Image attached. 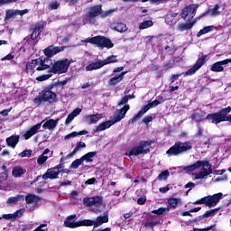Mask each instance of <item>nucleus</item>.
Segmentation results:
<instances>
[{
    "instance_id": "nucleus-50",
    "label": "nucleus",
    "mask_w": 231,
    "mask_h": 231,
    "mask_svg": "<svg viewBox=\"0 0 231 231\" xmlns=\"http://www.w3.org/2000/svg\"><path fill=\"white\" fill-rule=\"evenodd\" d=\"M162 222L160 220H157V221H152V222H146L144 223V226L146 228H148L149 226L150 227H152V226H156V225H160Z\"/></svg>"
},
{
    "instance_id": "nucleus-1",
    "label": "nucleus",
    "mask_w": 231,
    "mask_h": 231,
    "mask_svg": "<svg viewBox=\"0 0 231 231\" xmlns=\"http://www.w3.org/2000/svg\"><path fill=\"white\" fill-rule=\"evenodd\" d=\"M184 172H194V171H199V172L194 173L195 180H207L210 174H212V164L208 161H198L197 162L183 167Z\"/></svg>"
},
{
    "instance_id": "nucleus-47",
    "label": "nucleus",
    "mask_w": 231,
    "mask_h": 231,
    "mask_svg": "<svg viewBox=\"0 0 231 231\" xmlns=\"http://www.w3.org/2000/svg\"><path fill=\"white\" fill-rule=\"evenodd\" d=\"M169 171H164L158 176V180H160V181H165V180L169 178Z\"/></svg>"
},
{
    "instance_id": "nucleus-35",
    "label": "nucleus",
    "mask_w": 231,
    "mask_h": 231,
    "mask_svg": "<svg viewBox=\"0 0 231 231\" xmlns=\"http://www.w3.org/2000/svg\"><path fill=\"white\" fill-rule=\"evenodd\" d=\"M168 205L170 208H176L178 205H181V199L171 198L168 199Z\"/></svg>"
},
{
    "instance_id": "nucleus-13",
    "label": "nucleus",
    "mask_w": 231,
    "mask_h": 231,
    "mask_svg": "<svg viewBox=\"0 0 231 231\" xmlns=\"http://www.w3.org/2000/svg\"><path fill=\"white\" fill-rule=\"evenodd\" d=\"M151 150V142L141 141L139 145L133 148L130 152H126V156H138L140 154H147Z\"/></svg>"
},
{
    "instance_id": "nucleus-23",
    "label": "nucleus",
    "mask_w": 231,
    "mask_h": 231,
    "mask_svg": "<svg viewBox=\"0 0 231 231\" xmlns=\"http://www.w3.org/2000/svg\"><path fill=\"white\" fill-rule=\"evenodd\" d=\"M62 50H64L62 47L49 46L43 51L44 55H46V59H50V57H53L57 55V53H60Z\"/></svg>"
},
{
    "instance_id": "nucleus-53",
    "label": "nucleus",
    "mask_w": 231,
    "mask_h": 231,
    "mask_svg": "<svg viewBox=\"0 0 231 231\" xmlns=\"http://www.w3.org/2000/svg\"><path fill=\"white\" fill-rule=\"evenodd\" d=\"M130 98H133V96H131V95L125 96V97H123L121 102L118 103V106H124V104H127V102H129Z\"/></svg>"
},
{
    "instance_id": "nucleus-51",
    "label": "nucleus",
    "mask_w": 231,
    "mask_h": 231,
    "mask_svg": "<svg viewBox=\"0 0 231 231\" xmlns=\"http://www.w3.org/2000/svg\"><path fill=\"white\" fill-rule=\"evenodd\" d=\"M23 199V196H16L10 198L7 201L8 203H17V201H21Z\"/></svg>"
},
{
    "instance_id": "nucleus-44",
    "label": "nucleus",
    "mask_w": 231,
    "mask_h": 231,
    "mask_svg": "<svg viewBox=\"0 0 231 231\" xmlns=\"http://www.w3.org/2000/svg\"><path fill=\"white\" fill-rule=\"evenodd\" d=\"M171 208L169 207L167 208H160L159 209H155L152 211V214H156L157 216H162V214H165V212H169Z\"/></svg>"
},
{
    "instance_id": "nucleus-36",
    "label": "nucleus",
    "mask_w": 231,
    "mask_h": 231,
    "mask_svg": "<svg viewBox=\"0 0 231 231\" xmlns=\"http://www.w3.org/2000/svg\"><path fill=\"white\" fill-rule=\"evenodd\" d=\"M48 69L47 74H43L36 78V80L38 82H44V80H49V79H51V77H53V72H51V69Z\"/></svg>"
},
{
    "instance_id": "nucleus-34",
    "label": "nucleus",
    "mask_w": 231,
    "mask_h": 231,
    "mask_svg": "<svg viewBox=\"0 0 231 231\" xmlns=\"http://www.w3.org/2000/svg\"><path fill=\"white\" fill-rule=\"evenodd\" d=\"M84 134H88L87 130H83V131H80V132H72V133L67 134L64 137V140H69L70 138H77V136H83Z\"/></svg>"
},
{
    "instance_id": "nucleus-48",
    "label": "nucleus",
    "mask_w": 231,
    "mask_h": 231,
    "mask_svg": "<svg viewBox=\"0 0 231 231\" xmlns=\"http://www.w3.org/2000/svg\"><path fill=\"white\" fill-rule=\"evenodd\" d=\"M217 210H219V208H215V209H211V210H208L203 217H210V216H216V213L217 212Z\"/></svg>"
},
{
    "instance_id": "nucleus-54",
    "label": "nucleus",
    "mask_w": 231,
    "mask_h": 231,
    "mask_svg": "<svg viewBox=\"0 0 231 231\" xmlns=\"http://www.w3.org/2000/svg\"><path fill=\"white\" fill-rule=\"evenodd\" d=\"M48 226L47 224H41L36 229H34L33 231H48V229L46 228Z\"/></svg>"
},
{
    "instance_id": "nucleus-19",
    "label": "nucleus",
    "mask_w": 231,
    "mask_h": 231,
    "mask_svg": "<svg viewBox=\"0 0 231 231\" xmlns=\"http://www.w3.org/2000/svg\"><path fill=\"white\" fill-rule=\"evenodd\" d=\"M223 199V193H216L214 195H209L206 197V205L207 207H216L218 201H221Z\"/></svg>"
},
{
    "instance_id": "nucleus-29",
    "label": "nucleus",
    "mask_w": 231,
    "mask_h": 231,
    "mask_svg": "<svg viewBox=\"0 0 231 231\" xmlns=\"http://www.w3.org/2000/svg\"><path fill=\"white\" fill-rule=\"evenodd\" d=\"M37 37H39V34L32 31L31 37H27L24 39L25 44H30L31 46H35V44H37V42H36Z\"/></svg>"
},
{
    "instance_id": "nucleus-55",
    "label": "nucleus",
    "mask_w": 231,
    "mask_h": 231,
    "mask_svg": "<svg viewBox=\"0 0 231 231\" xmlns=\"http://www.w3.org/2000/svg\"><path fill=\"white\" fill-rule=\"evenodd\" d=\"M59 2L55 1L51 2L49 6L51 10H57V8H59Z\"/></svg>"
},
{
    "instance_id": "nucleus-7",
    "label": "nucleus",
    "mask_w": 231,
    "mask_h": 231,
    "mask_svg": "<svg viewBox=\"0 0 231 231\" xmlns=\"http://www.w3.org/2000/svg\"><path fill=\"white\" fill-rule=\"evenodd\" d=\"M116 62H118V56L110 55L105 60H97L96 62L90 63L86 67V71L100 69V68H104V66H107L108 64H115Z\"/></svg>"
},
{
    "instance_id": "nucleus-46",
    "label": "nucleus",
    "mask_w": 231,
    "mask_h": 231,
    "mask_svg": "<svg viewBox=\"0 0 231 231\" xmlns=\"http://www.w3.org/2000/svg\"><path fill=\"white\" fill-rule=\"evenodd\" d=\"M42 30H44V24L42 23H37L34 28L33 31L35 33H37L38 35H41V32H42Z\"/></svg>"
},
{
    "instance_id": "nucleus-62",
    "label": "nucleus",
    "mask_w": 231,
    "mask_h": 231,
    "mask_svg": "<svg viewBox=\"0 0 231 231\" xmlns=\"http://www.w3.org/2000/svg\"><path fill=\"white\" fill-rule=\"evenodd\" d=\"M180 77H181V74H174L171 76V81L174 82L175 80H178V79H180Z\"/></svg>"
},
{
    "instance_id": "nucleus-11",
    "label": "nucleus",
    "mask_w": 231,
    "mask_h": 231,
    "mask_svg": "<svg viewBox=\"0 0 231 231\" xmlns=\"http://www.w3.org/2000/svg\"><path fill=\"white\" fill-rule=\"evenodd\" d=\"M82 42H89L90 44H97L98 48H113L115 45L113 44V42L111 40L104 37V36H96L92 38H88Z\"/></svg>"
},
{
    "instance_id": "nucleus-32",
    "label": "nucleus",
    "mask_w": 231,
    "mask_h": 231,
    "mask_svg": "<svg viewBox=\"0 0 231 231\" xmlns=\"http://www.w3.org/2000/svg\"><path fill=\"white\" fill-rule=\"evenodd\" d=\"M50 152V149H45L42 155L39 156L37 160L38 165H43V163H46L48 161V158H50L47 154Z\"/></svg>"
},
{
    "instance_id": "nucleus-3",
    "label": "nucleus",
    "mask_w": 231,
    "mask_h": 231,
    "mask_svg": "<svg viewBox=\"0 0 231 231\" xmlns=\"http://www.w3.org/2000/svg\"><path fill=\"white\" fill-rule=\"evenodd\" d=\"M59 125V119L53 120V119H44L42 122L33 125L29 131H27L24 134L25 140H30L32 136L34 134H37L39 133V129L41 127H43V129H48L49 131H53Z\"/></svg>"
},
{
    "instance_id": "nucleus-33",
    "label": "nucleus",
    "mask_w": 231,
    "mask_h": 231,
    "mask_svg": "<svg viewBox=\"0 0 231 231\" xmlns=\"http://www.w3.org/2000/svg\"><path fill=\"white\" fill-rule=\"evenodd\" d=\"M207 115L205 112L201 110H197L192 116V120H195V122H203V117Z\"/></svg>"
},
{
    "instance_id": "nucleus-31",
    "label": "nucleus",
    "mask_w": 231,
    "mask_h": 231,
    "mask_svg": "<svg viewBox=\"0 0 231 231\" xmlns=\"http://www.w3.org/2000/svg\"><path fill=\"white\" fill-rule=\"evenodd\" d=\"M95 156H97V152H89L87 154L80 157V159L83 162H86V163H91V162H93V158H95Z\"/></svg>"
},
{
    "instance_id": "nucleus-56",
    "label": "nucleus",
    "mask_w": 231,
    "mask_h": 231,
    "mask_svg": "<svg viewBox=\"0 0 231 231\" xmlns=\"http://www.w3.org/2000/svg\"><path fill=\"white\" fill-rule=\"evenodd\" d=\"M195 205H207V199L206 197L195 201Z\"/></svg>"
},
{
    "instance_id": "nucleus-26",
    "label": "nucleus",
    "mask_w": 231,
    "mask_h": 231,
    "mask_svg": "<svg viewBox=\"0 0 231 231\" xmlns=\"http://www.w3.org/2000/svg\"><path fill=\"white\" fill-rule=\"evenodd\" d=\"M23 214H24V209H19L13 214H5L3 215L2 217L3 219H8V220L14 221L17 219V217H21Z\"/></svg>"
},
{
    "instance_id": "nucleus-41",
    "label": "nucleus",
    "mask_w": 231,
    "mask_h": 231,
    "mask_svg": "<svg viewBox=\"0 0 231 231\" xmlns=\"http://www.w3.org/2000/svg\"><path fill=\"white\" fill-rule=\"evenodd\" d=\"M176 17H178V14L174 13L172 14H168L166 16V23L169 24V26H172V24H175L176 22L174 21V19H176Z\"/></svg>"
},
{
    "instance_id": "nucleus-30",
    "label": "nucleus",
    "mask_w": 231,
    "mask_h": 231,
    "mask_svg": "<svg viewBox=\"0 0 231 231\" xmlns=\"http://www.w3.org/2000/svg\"><path fill=\"white\" fill-rule=\"evenodd\" d=\"M194 24H196V20L193 22L189 21V23H180L178 25V30L179 32H186L187 30H190Z\"/></svg>"
},
{
    "instance_id": "nucleus-14",
    "label": "nucleus",
    "mask_w": 231,
    "mask_h": 231,
    "mask_svg": "<svg viewBox=\"0 0 231 231\" xmlns=\"http://www.w3.org/2000/svg\"><path fill=\"white\" fill-rule=\"evenodd\" d=\"M112 75L114 77L108 80V85L117 86V84H120L124 80L125 75H127V71H124V67H117L114 69Z\"/></svg>"
},
{
    "instance_id": "nucleus-24",
    "label": "nucleus",
    "mask_w": 231,
    "mask_h": 231,
    "mask_svg": "<svg viewBox=\"0 0 231 231\" xmlns=\"http://www.w3.org/2000/svg\"><path fill=\"white\" fill-rule=\"evenodd\" d=\"M60 171H57V168L48 169L46 173L42 175L43 180H57Z\"/></svg>"
},
{
    "instance_id": "nucleus-5",
    "label": "nucleus",
    "mask_w": 231,
    "mask_h": 231,
    "mask_svg": "<svg viewBox=\"0 0 231 231\" xmlns=\"http://www.w3.org/2000/svg\"><path fill=\"white\" fill-rule=\"evenodd\" d=\"M83 203L86 207H88L90 212H94V214H100V212L106 208V204H104V200L100 196L85 198Z\"/></svg>"
},
{
    "instance_id": "nucleus-52",
    "label": "nucleus",
    "mask_w": 231,
    "mask_h": 231,
    "mask_svg": "<svg viewBox=\"0 0 231 231\" xmlns=\"http://www.w3.org/2000/svg\"><path fill=\"white\" fill-rule=\"evenodd\" d=\"M85 147H86V143L79 142L74 149L76 150L77 152H79V151H80L81 149H85Z\"/></svg>"
},
{
    "instance_id": "nucleus-21",
    "label": "nucleus",
    "mask_w": 231,
    "mask_h": 231,
    "mask_svg": "<svg viewBox=\"0 0 231 231\" xmlns=\"http://www.w3.org/2000/svg\"><path fill=\"white\" fill-rule=\"evenodd\" d=\"M25 201L28 205V208H30V210H34L35 206L39 205V201H41V199H39V197L36 195L29 194L26 196Z\"/></svg>"
},
{
    "instance_id": "nucleus-27",
    "label": "nucleus",
    "mask_w": 231,
    "mask_h": 231,
    "mask_svg": "<svg viewBox=\"0 0 231 231\" xmlns=\"http://www.w3.org/2000/svg\"><path fill=\"white\" fill-rule=\"evenodd\" d=\"M80 113H82V110L80 108H76L73 110L72 113H70L68 117L65 120V125H69V124H71L73 122V120H75V118H77V116H79V115H80Z\"/></svg>"
},
{
    "instance_id": "nucleus-60",
    "label": "nucleus",
    "mask_w": 231,
    "mask_h": 231,
    "mask_svg": "<svg viewBox=\"0 0 231 231\" xmlns=\"http://www.w3.org/2000/svg\"><path fill=\"white\" fill-rule=\"evenodd\" d=\"M97 181V179L95 178H91V179H88L86 182H85V185H94V183Z\"/></svg>"
},
{
    "instance_id": "nucleus-37",
    "label": "nucleus",
    "mask_w": 231,
    "mask_h": 231,
    "mask_svg": "<svg viewBox=\"0 0 231 231\" xmlns=\"http://www.w3.org/2000/svg\"><path fill=\"white\" fill-rule=\"evenodd\" d=\"M207 14L212 17H217V15H220L221 12H219V5H216L214 7H210Z\"/></svg>"
},
{
    "instance_id": "nucleus-61",
    "label": "nucleus",
    "mask_w": 231,
    "mask_h": 231,
    "mask_svg": "<svg viewBox=\"0 0 231 231\" xmlns=\"http://www.w3.org/2000/svg\"><path fill=\"white\" fill-rule=\"evenodd\" d=\"M12 59H14V55L12 54H7L5 57L2 58L1 60L5 61V60H12Z\"/></svg>"
},
{
    "instance_id": "nucleus-43",
    "label": "nucleus",
    "mask_w": 231,
    "mask_h": 231,
    "mask_svg": "<svg viewBox=\"0 0 231 231\" xmlns=\"http://www.w3.org/2000/svg\"><path fill=\"white\" fill-rule=\"evenodd\" d=\"M82 163H84V162H83V161H82L81 158L76 159V160L73 161L72 163L70 164L69 169H79V167L80 165H82Z\"/></svg>"
},
{
    "instance_id": "nucleus-17",
    "label": "nucleus",
    "mask_w": 231,
    "mask_h": 231,
    "mask_svg": "<svg viewBox=\"0 0 231 231\" xmlns=\"http://www.w3.org/2000/svg\"><path fill=\"white\" fill-rule=\"evenodd\" d=\"M198 5H190L184 7L180 13V16L184 21H192L196 16V12H198Z\"/></svg>"
},
{
    "instance_id": "nucleus-63",
    "label": "nucleus",
    "mask_w": 231,
    "mask_h": 231,
    "mask_svg": "<svg viewBox=\"0 0 231 231\" xmlns=\"http://www.w3.org/2000/svg\"><path fill=\"white\" fill-rule=\"evenodd\" d=\"M93 86V83L91 82H87L84 85L81 86V89H88V88H91Z\"/></svg>"
},
{
    "instance_id": "nucleus-16",
    "label": "nucleus",
    "mask_w": 231,
    "mask_h": 231,
    "mask_svg": "<svg viewBox=\"0 0 231 231\" xmlns=\"http://www.w3.org/2000/svg\"><path fill=\"white\" fill-rule=\"evenodd\" d=\"M162 104L161 101L154 100L152 102L148 103L146 106H144L136 116H134L132 119L129 120V124H134V122H138L149 109H152V107H157V106H160Z\"/></svg>"
},
{
    "instance_id": "nucleus-40",
    "label": "nucleus",
    "mask_w": 231,
    "mask_h": 231,
    "mask_svg": "<svg viewBox=\"0 0 231 231\" xmlns=\"http://www.w3.org/2000/svg\"><path fill=\"white\" fill-rule=\"evenodd\" d=\"M212 30H214V25L206 26L198 32L197 37H201V35L210 33Z\"/></svg>"
},
{
    "instance_id": "nucleus-15",
    "label": "nucleus",
    "mask_w": 231,
    "mask_h": 231,
    "mask_svg": "<svg viewBox=\"0 0 231 231\" xmlns=\"http://www.w3.org/2000/svg\"><path fill=\"white\" fill-rule=\"evenodd\" d=\"M104 223H109V214L107 212L104 213L103 216L97 217L96 220L85 219L83 225L98 228V226H102Z\"/></svg>"
},
{
    "instance_id": "nucleus-22",
    "label": "nucleus",
    "mask_w": 231,
    "mask_h": 231,
    "mask_svg": "<svg viewBox=\"0 0 231 231\" xmlns=\"http://www.w3.org/2000/svg\"><path fill=\"white\" fill-rule=\"evenodd\" d=\"M102 118H104V115L102 114L88 115L85 116L84 121L88 125H91L92 124H97Z\"/></svg>"
},
{
    "instance_id": "nucleus-39",
    "label": "nucleus",
    "mask_w": 231,
    "mask_h": 231,
    "mask_svg": "<svg viewBox=\"0 0 231 231\" xmlns=\"http://www.w3.org/2000/svg\"><path fill=\"white\" fill-rule=\"evenodd\" d=\"M114 30L116 32H119V33H124V32H127V25L124 23H117L114 25Z\"/></svg>"
},
{
    "instance_id": "nucleus-38",
    "label": "nucleus",
    "mask_w": 231,
    "mask_h": 231,
    "mask_svg": "<svg viewBox=\"0 0 231 231\" xmlns=\"http://www.w3.org/2000/svg\"><path fill=\"white\" fill-rule=\"evenodd\" d=\"M25 172H26V170L23 169V167L16 166L13 170V176L14 178H21V176Z\"/></svg>"
},
{
    "instance_id": "nucleus-12",
    "label": "nucleus",
    "mask_w": 231,
    "mask_h": 231,
    "mask_svg": "<svg viewBox=\"0 0 231 231\" xmlns=\"http://www.w3.org/2000/svg\"><path fill=\"white\" fill-rule=\"evenodd\" d=\"M102 14V5H95L88 9V12L83 15V23L84 24H95V17H98Z\"/></svg>"
},
{
    "instance_id": "nucleus-64",
    "label": "nucleus",
    "mask_w": 231,
    "mask_h": 231,
    "mask_svg": "<svg viewBox=\"0 0 231 231\" xmlns=\"http://www.w3.org/2000/svg\"><path fill=\"white\" fill-rule=\"evenodd\" d=\"M145 201H146L145 198H140L138 199L137 203L138 205H144Z\"/></svg>"
},
{
    "instance_id": "nucleus-10",
    "label": "nucleus",
    "mask_w": 231,
    "mask_h": 231,
    "mask_svg": "<svg viewBox=\"0 0 231 231\" xmlns=\"http://www.w3.org/2000/svg\"><path fill=\"white\" fill-rule=\"evenodd\" d=\"M69 69V60H57L54 63H51L49 68L51 72L54 73V75H62V73H68Z\"/></svg>"
},
{
    "instance_id": "nucleus-20",
    "label": "nucleus",
    "mask_w": 231,
    "mask_h": 231,
    "mask_svg": "<svg viewBox=\"0 0 231 231\" xmlns=\"http://www.w3.org/2000/svg\"><path fill=\"white\" fill-rule=\"evenodd\" d=\"M205 59H207V56H202V57L199 58V60L193 65V67L185 72V75L186 76L194 75V73H196V71H198V69H199L201 68V66H203V64H205Z\"/></svg>"
},
{
    "instance_id": "nucleus-28",
    "label": "nucleus",
    "mask_w": 231,
    "mask_h": 231,
    "mask_svg": "<svg viewBox=\"0 0 231 231\" xmlns=\"http://www.w3.org/2000/svg\"><path fill=\"white\" fill-rule=\"evenodd\" d=\"M6 143L8 147L15 149L17 143H19V135H12L6 139Z\"/></svg>"
},
{
    "instance_id": "nucleus-8",
    "label": "nucleus",
    "mask_w": 231,
    "mask_h": 231,
    "mask_svg": "<svg viewBox=\"0 0 231 231\" xmlns=\"http://www.w3.org/2000/svg\"><path fill=\"white\" fill-rule=\"evenodd\" d=\"M190 149H192V143H190V142H179L176 143L172 147H171L166 152V154H168V156H178V154H181V152L190 151Z\"/></svg>"
},
{
    "instance_id": "nucleus-25",
    "label": "nucleus",
    "mask_w": 231,
    "mask_h": 231,
    "mask_svg": "<svg viewBox=\"0 0 231 231\" xmlns=\"http://www.w3.org/2000/svg\"><path fill=\"white\" fill-rule=\"evenodd\" d=\"M231 62V59H226L221 61H217L215 64H213L212 68H211V71H215V72H219V71H223L224 68L223 66H226V64H230Z\"/></svg>"
},
{
    "instance_id": "nucleus-59",
    "label": "nucleus",
    "mask_w": 231,
    "mask_h": 231,
    "mask_svg": "<svg viewBox=\"0 0 231 231\" xmlns=\"http://www.w3.org/2000/svg\"><path fill=\"white\" fill-rule=\"evenodd\" d=\"M28 9L16 10V15H25V14H28Z\"/></svg>"
},
{
    "instance_id": "nucleus-49",
    "label": "nucleus",
    "mask_w": 231,
    "mask_h": 231,
    "mask_svg": "<svg viewBox=\"0 0 231 231\" xmlns=\"http://www.w3.org/2000/svg\"><path fill=\"white\" fill-rule=\"evenodd\" d=\"M32 150H25L21 153H19V156L21 158H30V156H32Z\"/></svg>"
},
{
    "instance_id": "nucleus-42",
    "label": "nucleus",
    "mask_w": 231,
    "mask_h": 231,
    "mask_svg": "<svg viewBox=\"0 0 231 231\" xmlns=\"http://www.w3.org/2000/svg\"><path fill=\"white\" fill-rule=\"evenodd\" d=\"M152 21L151 20H146L144 22H142L139 24V30H146V28H151V26H152Z\"/></svg>"
},
{
    "instance_id": "nucleus-58",
    "label": "nucleus",
    "mask_w": 231,
    "mask_h": 231,
    "mask_svg": "<svg viewBox=\"0 0 231 231\" xmlns=\"http://www.w3.org/2000/svg\"><path fill=\"white\" fill-rule=\"evenodd\" d=\"M6 180H8V174L6 173H1L0 174V183L3 181H6Z\"/></svg>"
},
{
    "instance_id": "nucleus-2",
    "label": "nucleus",
    "mask_w": 231,
    "mask_h": 231,
    "mask_svg": "<svg viewBox=\"0 0 231 231\" xmlns=\"http://www.w3.org/2000/svg\"><path fill=\"white\" fill-rule=\"evenodd\" d=\"M129 111V105H125L123 108L116 111L114 115L113 120H108L99 124L97 128L93 131V133H100L102 131H106V129H109L112 125H115L116 122H120V120H124L125 118V115Z\"/></svg>"
},
{
    "instance_id": "nucleus-45",
    "label": "nucleus",
    "mask_w": 231,
    "mask_h": 231,
    "mask_svg": "<svg viewBox=\"0 0 231 231\" xmlns=\"http://www.w3.org/2000/svg\"><path fill=\"white\" fill-rule=\"evenodd\" d=\"M15 15H17V10L9 9L6 11L5 19L8 21V19H12V17H15Z\"/></svg>"
},
{
    "instance_id": "nucleus-57",
    "label": "nucleus",
    "mask_w": 231,
    "mask_h": 231,
    "mask_svg": "<svg viewBox=\"0 0 231 231\" xmlns=\"http://www.w3.org/2000/svg\"><path fill=\"white\" fill-rule=\"evenodd\" d=\"M143 122V124H146V125H147L148 124H150V122H152V116H148L144 117Z\"/></svg>"
},
{
    "instance_id": "nucleus-18",
    "label": "nucleus",
    "mask_w": 231,
    "mask_h": 231,
    "mask_svg": "<svg viewBox=\"0 0 231 231\" xmlns=\"http://www.w3.org/2000/svg\"><path fill=\"white\" fill-rule=\"evenodd\" d=\"M75 217H77V215L69 216L64 221V226L67 228H79V226H86V225H84V220L74 222L73 219H75Z\"/></svg>"
},
{
    "instance_id": "nucleus-6",
    "label": "nucleus",
    "mask_w": 231,
    "mask_h": 231,
    "mask_svg": "<svg viewBox=\"0 0 231 231\" xmlns=\"http://www.w3.org/2000/svg\"><path fill=\"white\" fill-rule=\"evenodd\" d=\"M230 106L222 109L219 112L209 114L207 116V120L211 122V124H221V122H230L231 124V115L227 116L228 113H230Z\"/></svg>"
},
{
    "instance_id": "nucleus-9",
    "label": "nucleus",
    "mask_w": 231,
    "mask_h": 231,
    "mask_svg": "<svg viewBox=\"0 0 231 231\" xmlns=\"http://www.w3.org/2000/svg\"><path fill=\"white\" fill-rule=\"evenodd\" d=\"M35 106H41L42 102H49V104H53L57 102V94L51 90L42 91L38 97L33 100Z\"/></svg>"
},
{
    "instance_id": "nucleus-4",
    "label": "nucleus",
    "mask_w": 231,
    "mask_h": 231,
    "mask_svg": "<svg viewBox=\"0 0 231 231\" xmlns=\"http://www.w3.org/2000/svg\"><path fill=\"white\" fill-rule=\"evenodd\" d=\"M51 66V59L49 58H39L32 60L31 62L27 63V71L28 73H33V70L36 71H44Z\"/></svg>"
}]
</instances>
